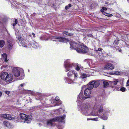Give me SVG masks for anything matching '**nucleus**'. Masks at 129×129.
Listing matches in <instances>:
<instances>
[{"label": "nucleus", "instance_id": "f704fd0d", "mask_svg": "<svg viewBox=\"0 0 129 129\" xmlns=\"http://www.w3.org/2000/svg\"><path fill=\"white\" fill-rule=\"evenodd\" d=\"M8 44L10 48L11 47H12V45L11 43L10 42H8Z\"/></svg>", "mask_w": 129, "mask_h": 129}, {"label": "nucleus", "instance_id": "1a4fd4ad", "mask_svg": "<svg viewBox=\"0 0 129 129\" xmlns=\"http://www.w3.org/2000/svg\"><path fill=\"white\" fill-rule=\"evenodd\" d=\"M70 48L72 49H76L77 48H79V47H80V46L78 45L76 43L72 42L70 43Z\"/></svg>", "mask_w": 129, "mask_h": 129}, {"label": "nucleus", "instance_id": "8fccbe9b", "mask_svg": "<svg viewBox=\"0 0 129 129\" xmlns=\"http://www.w3.org/2000/svg\"><path fill=\"white\" fill-rule=\"evenodd\" d=\"M16 24H15V23H14L13 25V26L14 27L15 26Z\"/></svg>", "mask_w": 129, "mask_h": 129}, {"label": "nucleus", "instance_id": "7c9ffc66", "mask_svg": "<svg viewBox=\"0 0 129 129\" xmlns=\"http://www.w3.org/2000/svg\"><path fill=\"white\" fill-rule=\"evenodd\" d=\"M120 90L122 92H124L125 91L126 88L124 87H122L120 88Z\"/></svg>", "mask_w": 129, "mask_h": 129}, {"label": "nucleus", "instance_id": "de8ad7c7", "mask_svg": "<svg viewBox=\"0 0 129 129\" xmlns=\"http://www.w3.org/2000/svg\"><path fill=\"white\" fill-rule=\"evenodd\" d=\"M86 38H86V36L84 38H83V40H86Z\"/></svg>", "mask_w": 129, "mask_h": 129}, {"label": "nucleus", "instance_id": "864d4df0", "mask_svg": "<svg viewBox=\"0 0 129 129\" xmlns=\"http://www.w3.org/2000/svg\"><path fill=\"white\" fill-rule=\"evenodd\" d=\"M104 127H105L103 125V129H105L104 128Z\"/></svg>", "mask_w": 129, "mask_h": 129}, {"label": "nucleus", "instance_id": "a878e982", "mask_svg": "<svg viewBox=\"0 0 129 129\" xmlns=\"http://www.w3.org/2000/svg\"><path fill=\"white\" fill-rule=\"evenodd\" d=\"M2 56L5 59V61H7V56L6 54H3L2 55Z\"/></svg>", "mask_w": 129, "mask_h": 129}, {"label": "nucleus", "instance_id": "cd10ccee", "mask_svg": "<svg viewBox=\"0 0 129 129\" xmlns=\"http://www.w3.org/2000/svg\"><path fill=\"white\" fill-rule=\"evenodd\" d=\"M72 6L71 4H69L67 6L65 7V9L66 10H67L68 9H69Z\"/></svg>", "mask_w": 129, "mask_h": 129}, {"label": "nucleus", "instance_id": "6ab92c4d", "mask_svg": "<svg viewBox=\"0 0 129 129\" xmlns=\"http://www.w3.org/2000/svg\"><path fill=\"white\" fill-rule=\"evenodd\" d=\"M103 83L104 87H107L109 85L108 83L106 81H104L103 82Z\"/></svg>", "mask_w": 129, "mask_h": 129}, {"label": "nucleus", "instance_id": "ddd939ff", "mask_svg": "<svg viewBox=\"0 0 129 129\" xmlns=\"http://www.w3.org/2000/svg\"><path fill=\"white\" fill-rule=\"evenodd\" d=\"M32 119V117L31 115H27L24 120V123H30Z\"/></svg>", "mask_w": 129, "mask_h": 129}, {"label": "nucleus", "instance_id": "c9c22d12", "mask_svg": "<svg viewBox=\"0 0 129 129\" xmlns=\"http://www.w3.org/2000/svg\"><path fill=\"white\" fill-rule=\"evenodd\" d=\"M114 74L116 75H118L120 74V73L118 72H116L114 73Z\"/></svg>", "mask_w": 129, "mask_h": 129}, {"label": "nucleus", "instance_id": "4c0bfd02", "mask_svg": "<svg viewBox=\"0 0 129 129\" xmlns=\"http://www.w3.org/2000/svg\"><path fill=\"white\" fill-rule=\"evenodd\" d=\"M5 93L7 94H9L10 93V91H5Z\"/></svg>", "mask_w": 129, "mask_h": 129}, {"label": "nucleus", "instance_id": "4468645a", "mask_svg": "<svg viewBox=\"0 0 129 129\" xmlns=\"http://www.w3.org/2000/svg\"><path fill=\"white\" fill-rule=\"evenodd\" d=\"M8 74V73L6 72L2 73L1 75V79L4 80L6 81Z\"/></svg>", "mask_w": 129, "mask_h": 129}, {"label": "nucleus", "instance_id": "9b49d317", "mask_svg": "<svg viewBox=\"0 0 129 129\" xmlns=\"http://www.w3.org/2000/svg\"><path fill=\"white\" fill-rule=\"evenodd\" d=\"M66 39L64 38L60 37H57L54 39H52L54 41H59L60 42H64L66 41Z\"/></svg>", "mask_w": 129, "mask_h": 129}, {"label": "nucleus", "instance_id": "37998d69", "mask_svg": "<svg viewBox=\"0 0 129 129\" xmlns=\"http://www.w3.org/2000/svg\"><path fill=\"white\" fill-rule=\"evenodd\" d=\"M32 46H33L34 48H36V47H37V46H35V45H34V44H33V45H32Z\"/></svg>", "mask_w": 129, "mask_h": 129}, {"label": "nucleus", "instance_id": "c85d7f7f", "mask_svg": "<svg viewBox=\"0 0 129 129\" xmlns=\"http://www.w3.org/2000/svg\"><path fill=\"white\" fill-rule=\"evenodd\" d=\"M102 119L105 120H107L108 119V117L104 115L102 116Z\"/></svg>", "mask_w": 129, "mask_h": 129}, {"label": "nucleus", "instance_id": "473e14b6", "mask_svg": "<svg viewBox=\"0 0 129 129\" xmlns=\"http://www.w3.org/2000/svg\"><path fill=\"white\" fill-rule=\"evenodd\" d=\"M103 107L102 106H101L99 110V113H100L102 112Z\"/></svg>", "mask_w": 129, "mask_h": 129}, {"label": "nucleus", "instance_id": "09e8293b", "mask_svg": "<svg viewBox=\"0 0 129 129\" xmlns=\"http://www.w3.org/2000/svg\"><path fill=\"white\" fill-rule=\"evenodd\" d=\"M23 85V84H20V86L21 87H22Z\"/></svg>", "mask_w": 129, "mask_h": 129}, {"label": "nucleus", "instance_id": "a19ab883", "mask_svg": "<svg viewBox=\"0 0 129 129\" xmlns=\"http://www.w3.org/2000/svg\"><path fill=\"white\" fill-rule=\"evenodd\" d=\"M59 103L58 104H57L56 105H55V106H58V105H59L61 103V102H59Z\"/></svg>", "mask_w": 129, "mask_h": 129}, {"label": "nucleus", "instance_id": "4d7b16f0", "mask_svg": "<svg viewBox=\"0 0 129 129\" xmlns=\"http://www.w3.org/2000/svg\"><path fill=\"white\" fill-rule=\"evenodd\" d=\"M1 23V22L0 21V24Z\"/></svg>", "mask_w": 129, "mask_h": 129}, {"label": "nucleus", "instance_id": "9d476101", "mask_svg": "<svg viewBox=\"0 0 129 129\" xmlns=\"http://www.w3.org/2000/svg\"><path fill=\"white\" fill-rule=\"evenodd\" d=\"M114 68V66L112 64L110 63H108L105 66L104 68V70H111Z\"/></svg>", "mask_w": 129, "mask_h": 129}, {"label": "nucleus", "instance_id": "dca6fc26", "mask_svg": "<svg viewBox=\"0 0 129 129\" xmlns=\"http://www.w3.org/2000/svg\"><path fill=\"white\" fill-rule=\"evenodd\" d=\"M86 87H87L88 88H89V89H90L91 90L92 89L93 87H94V85L92 83V81L90 82L88 84V85L86 86Z\"/></svg>", "mask_w": 129, "mask_h": 129}, {"label": "nucleus", "instance_id": "58836bf2", "mask_svg": "<svg viewBox=\"0 0 129 129\" xmlns=\"http://www.w3.org/2000/svg\"><path fill=\"white\" fill-rule=\"evenodd\" d=\"M97 119L96 118H91V120L96 121L98 120H97Z\"/></svg>", "mask_w": 129, "mask_h": 129}, {"label": "nucleus", "instance_id": "aec40b11", "mask_svg": "<svg viewBox=\"0 0 129 129\" xmlns=\"http://www.w3.org/2000/svg\"><path fill=\"white\" fill-rule=\"evenodd\" d=\"M5 42L3 40H0V47L2 48L4 45Z\"/></svg>", "mask_w": 129, "mask_h": 129}, {"label": "nucleus", "instance_id": "72a5a7b5", "mask_svg": "<svg viewBox=\"0 0 129 129\" xmlns=\"http://www.w3.org/2000/svg\"><path fill=\"white\" fill-rule=\"evenodd\" d=\"M19 40L20 41L21 44L22 45V46H23V47H25V44H23L22 41H20V39H19Z\"/></svg>", "mask_w": 129, "mask_h": 129}, {"label": "nucleus", "instance_id": "f8f14e48", "mask_svg": "<svg viewBox=\"0 0 129 129\" xmlns=\"http://www.w3.org/2000/svg\"><path fill=\"white\" fill-rule=\"evenodd\" d=\"M13 80V76L12 74H7L6 81L7 82H10Z\"/></svg>", "mask_w": 129, "mask_h": 129}, {"label": "nucleus", "instance_id": "f03ea898", "mask_svg": "<svg viewBox=\"0 0 129 129\" xmlns=\"http://www.w3.org/2000/svg\"><path fill=\"white\" fill-rule=\"evenodd\" d=\"M82 88H84V94L86 96V97H85L83 95L82 93H80L78 96V97L77 99L78 101L81 102L82 100H84L87 98H90V94L91 93V90L90 89H89L85 85H83L82 86Z\"/></svg>", "mask_w": 129, "mask_h": 129}, {"label": "nucleus", "instance_id": "f257e3e1", "mask_svg": "<svg viewBox=\"0 0 129 129\" xmlns=\"http://www.w3.org/2000/svg\"><path fill=\"white\" fill-rule=\"evenodd\" d=\"M82 113L84 115L86 116H89L90 115L93 116H96L98 115L97 112L94 113L93 112L91 113V108L90 105L88 103L83 105L81 107Z\"/></svg>", "mask_w": 129, "mask_h": 129}, {"label": "nucleus", "instance_id": "e433bc0d", "mask_svg": "<svg viewBox=\"0 0 129 129\" xmlns=\"http://www.w3.org/2000/svg\"><path fill=\"white\" fill-rule=\"evenodd\" d=\"M55 100H56V101H58V100H59V97H58V96L56 97L55 98Z\"/></svg>", "mask_w": 129, "mask_h": 129}, {"label": "nucleus", "instance_id": "412c9836", "mask_svg": "<svg viewBox=\"0 0 129 129\" xmlns=\"http://www.w3.org/2000/svg\"><path fill=\"white\" fill-rule=\"evenodd\" d=\"M86 37L87 39H92L93 38V36L91 34H87Z\"/></svg>", "mask_w": 129, "mask_h": 129}, {"label": "nucleus", "instance_id": "3c124183", "mask_svg": "<svg viewBox=\"0 0 129 129\" xmlns=\"http://www.w3.org/2000/svg\"><path fill=\"white\" fill-rule=\"evenodd\" d=\"M91 118H87V120H91Z\"/></svg>", "mask_w": 129, "mask_h": 129}, {"label": "nucleus", "instance_id": "a211bd4d", "mask_svg": "<svg viewBox=\"0 0 129 129\" xmlns=\"http://www.w3.org/2000/svg\"><path fill=\"white\" fill-rule=\"evenodd\" d=\"M27 115L23 113H21L20 114V117L22 119L25 120Z\"/></svg>", "mask_w": 129, "mask_h": 129}, {"label": "nucleus", "instance_id": "13d9d810", "mask_svg": "<svg viewBox=\"0 0 129 129\" xmlns=\"http://www.w3.org/2000/svg\"><path fill=\"white\" fill-rule=\"evenodd\" d=\"M58 129H59V128H58Z\"/></svg>", "mask_w": 129, "mask_h": 129}, {"label": "nucleus", "instance_id": "2f4dec72", "mask_svg": "<svg viewBox=\"0 0 129 129\" xmlns=\"http://www.w3.org/2000/svg\"><path fill=\"white\" fill-rule=\"evenodd\" d=\"M110 84H111L110 86L111 87L113 88L115 87H116L112 83V82H110Z\"/></svg>", "mask_w": 129, "mask_h": 129}, {"label": "nucleus", "instance_id": "49530a36", "mask_svg": "<svg viewBox=\"0 0 129 129\" xmlns=\"http://www.w3.org/2000/svg\"><path fill=\"white\" fill-rule=\"evenodd\" d=\"M2 93L1 91H0V97L2 96Z\"/></svg>", "mask_w": 129, "mask_h": 129}, {"label": "nucleus", "instance_id": "4be33fe9", "mask_svg": "<svg viewBox=\"0 0 129 129\" xmlns=\"http://www.w3.org/2000/svg\"><path fill=\"white\" fill-rule=\"evenodd\" d=\"M107 10V8L106 7H102V9L101 10V11L104 14L106 13L104 11H106Z\"/></svg>", "mask_w": 129, "mask_h": 129}, {"label": "nucleus", "instance_id": "423d86ee", "mask_svg": "<svg viewBox=\"0 0 129 129\" xmlns=\"http://www.w3.org/2000/svg\"><path fill=\"white\" fill-rule=\"evenodd\" d=\"M13 72L14 75L16 77H18L21 75V77L19 79L20 80L23 79L24 77L23 74V70L21 68H14L13 69Z\"/></svg>", "mask_w": 129, "mask_h": 129}, {"label": "nucleus", "instance_id": "20e7f679", "mask_svg": "<svg viewBox=\"0 0 129 129\" xmlns=\"http://www.w3.org/2000/svg\"><path fill=\"white\" fill-rule=\"evenodd\" d=\"M73 75H74V78L72 77L71 78H67V79L66 81L67 83L70 84L76 83L77 80L76 78L78 76L77 74V73H75L74 71L73 70L69 71L67 74V76L69 77H71Z\"/></svg>", "mask_w": 129, "mask_h": 129}, {"label": "nucleus", "instance_id": "c756f323", "mask_svg": "<svg viewBox=\"0 0 129 129\" xmlns=\"http://www.w3.org/2000/svg\"><path fill=\"white\" fill-rule=\"evenodd\" d=\"M104 15H105L106 16L108 17H111V16H113V15L111 14H108L106 13H105V14H104Z\"/></svg>", "mask_w": 129, "mask_h": 129}, {"label": "nucleus", "instance_id": "79ce46f5", "mask_svg": "<svg viewBox=\"0 0 129 129\" xmlns=\"http://www.w3.org/2000/svg\"><path fill=\"white\" fill-rule=\"evenodd\" d=\"M42 123H43V122H42L41 123H39V126H41V124H42Z\"/></svg>", "mask_w": 129, "mask_h": 129}, {"label": "nucleus", "instance_id": "5fc2aeb1", "mask_svg": "<svg viewBox=\"0 0 129 129\" xmlns=\"http://www.w3.org/2000/svg\"><path fill=\"white\" fill-rule=\"evenodd\" d=\"M121 50H119V51L120 52V51H121Z\"/></svg>", "mask_w": 129, "mask_h": 129}, {"label": "nucleus", "instance_id": "a18cd8bd", "mask_svg": "<svg viewBox=\"0 0 129 129\" xmlns=\"http://www.w3.org/2000/svg\"><path fill=\"white\" fill-rule=\"evenodd\" d=\"M32 34L33 35V37H35V34L34 33H32Z\"/></svg>", "mask_w": 129, "mask_h": 129}, {"label": "nucleus", "instance_id": "f3484780", "mask_svg": "<svg viewBox=\"0 0 129 129\" xmlns=\"http://www.w3.org/2000/svg\"><path fill=\"white\" fill-rule=\"evenodd\" d=\"M3 124L4 125L8 128L11 127V124L7 121H5L3 122Z\"/></svg>", "mask_w": 129, "mask_h": 129}, {"label": "nucleus", "instance_id": "393cba45", "mask_svg": "<svg viewBox=\"0 0 129 129\" xmlns=\"http://www.w3.org/2000/svg\"><path fill=\"white\" fill-rule=\"evenodd\" d=\"M112 82V83L114 84V85L115 86H116V85L117 84V83L118 82V80L117 79H114V80Z\"/></svg>", "mask_w": 129, "mask_h": 129}, {"label": "nucleus", "instance_id": "b1692460", "mask_svg": "<svg viewBox=\"0 0 129 129\" xmlns=\"http://www.w3.org/2000/svg\"><path fill=\"white\" fill-rule=\"evenodd\" d=\"M63 35L66 34L67 35L72 36L73 35V34L72 33H69L68 32L66 31H64L63 33Z\"/></svg>", "mask_w": 129, "mask_h": 129}, {"label": "nucleus", "instance_id": "7ed1b4c3", "mask_svg": "<svg viewBox=\"0 0 129 129\" xmlns=\"http://www.w3.org/2000/svg\"><path fill=\"white\" fill-rule=\"evenodd\" d=\"M66 116L65 115H63L62 116L55 117L50 120L46 121H45L46 124L44 126L47 127L51 126L53 125V122H60L64 123V119Z\"/></svg>", "mask_w": 129, "mask_h": 129}, {"label": "nucleus", "instance_id": "0eeeda50", "mask_svg": "<svg viewBox=\"0 0 129 129\" xmlns=\"http://www.w3.org/2000/svg\"><path fill=\"white\" fill-rule=\"evenodd\" d=\"M79 48H77L76 49V51L79 53H85L88 51V49L86 46H80V47Z\"/></svg>", "mask_w": 129, "mask_h": 129}, {"label": "nucleus", "instance_id": "ea45409f", "mask_svg": "<svg viewBox=\"0 0 129 129\" xmlns=\"http://www.w3.org/2000/svg\"><path fill=\"white\" fill-rule=\"evenodd\" d=\"M14 23H15V24H17V19H15L14 22Z\"/></svg>", "mask_w": 129, "mask_h": 129}, {"label": "nucleus", "instance_id": "bb28decb", "mask_svg": "<svg viewBox=\"0 0 129 129\" xmlns=\"http://www.w3.org/2000/svg\"><path fill=\"white\" fill-rule=\"evenodd\" d=\"M99 54H101V55H100L99 54V55H98V57H98V58L100 59H102L104 57L103 56V54H102L100 53V52L99 53Z\"/></svg>", "mask_w": 129, "mask_h": 129}, {"label": "nucleus", "instance_id": "c03bdc74", "mask_svg": "<svg viewBox=\"0 0 129 129\" xmlns=\"http://www.w3.org/2000/svg\"><path fill=\"white\" fill-rule=\"evenodd\" d=\"M102 50V49L101 48H99L98 49V51H101Z\"/></svg>", "mask_w": 129, "mask_h": 129}, {"label": "nucleus", "instance_id": "6e6d98bb", "mask_svg": "<svg viewBox=\"0 0 129 129\" xmlns=\"http://www.w3.org/2000/svg\"><path fill=\"white\" fill-rule=\"evenodd\" d=\"M127 0V1H128V2H129V0Z\"/></svg>", "mask_w": 129, "mask_h": 129}, {"label": "nucleus", "instance_id": "603ef678", "mask_svg": "<svg viewBox=\"0 0 129 129\" xmlns=\"http://www.w3.org/2000/svg\"><path fill=\"white\" fill-rule=\"evenodd\" d=\"M59 111H61V110H62L63 111V110H62V109H60L59 110Z\"/></svg>", "mask_w": 129, "mask_h": 129}, {"label": "nucleus", "instance_id": "6e6552de", "mask_svg": "<svg viewBox=\"0 0 129 129\" xmlns=\"http://www.w3.org/2000/svg\"><path fill=\"white\" fill-rule=\"evenodd\" d=\"M1 117L3 118L9 120L14 119L15 118V116L13 115L8 114H4L1 115Z\"/></svg>", "mask_w": 129, "mask_h": 129}, {"label": "nucleus", "instance_id": "5701e85b", "mask_svg": "<svg viewBox=\"0 0 129 129\" xmlns=\"http://www.w3.org/2000/svg\"><path fill=\"white\" fill-rule=\"evenodd\" d=\"M90 75L88 74H85L83 73L82 74L81 77L82 78H84L87 77H88Z\"/></svg>", "mask_w": 129, "mask_h": 129}, {"label": "nucleus", "instance_id": "2eb2a0df", "mask_svg": "<svg viewBox=\"0 0 129 129\" xmlns=\"http://www.w3.org/2000/svg\"><path fill=\"white\" fill-rule=\"evenodd\" d=\"M92 81L95 88L97 87L100 85V81L99 80H93Z\"/></svg>", "mask_w": 129, "mask_h": 129}, {"label": "nucleus", "instance_id": "39448f33", "mask_svg": "<svg viewBox=\"0 0 129 129\" xmlns=\"http://www.w3.org/2000/svg\"><path fill=\"white\" fill-rule=\"evenodd\" d=\"M64 67L65 69V71L67 72L72 69L73 67L77 66L75 69L77 71H79L80 69L78 65L75 63H71L69 60H67L64 62Z\"/></svg>", "mask_w": 129, "mask_h": 129}]
</instances>
